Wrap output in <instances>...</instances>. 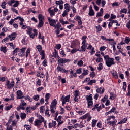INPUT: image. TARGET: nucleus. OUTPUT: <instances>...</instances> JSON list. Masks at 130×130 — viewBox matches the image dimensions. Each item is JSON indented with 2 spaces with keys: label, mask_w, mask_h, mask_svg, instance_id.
Returning <instances> with one entry per match:
<instances>
[{
  "label": "nucleus",
  "mask_w": 130,
  "mask_h": 130,
  "mask_svg": "<svg viewBox=\"0 0 130 130\" xmlns=\"http://www.w3.org/2000/svg\"><path fill=\"white\" fill-rule=\"evenodd\" d=\"M113 119H115L114 121ZM116 122H117V120L115 119V117L114 116H108L107 119V123L109 124V125H112V127L114 128L115 127V125H116Z\"/></svg>",
  "instance_id": "nucleus-1"
},
{
  "label": "nucleus",
  "mask_w": 130,
  "mask_h": 130,
  "mask_svg": "<svg viewBox=\"0 0 130 130\" xmlns=\"http://www.w3.org/2000/svg\"><path fill=\"white\" fill-rule=\"evenodd\" d=\"M104 58L106 61V66L109 68H110L111 66L115 64V62H114V59L113 58H110L108 55H105L104 56Z\"/></svg>",
  "instance_id": "nucleus-2"
},
{
  "label": "nucleus",
  "mask_w": 130,
  "mask_h": 130,
  "mask_svg": "<svg viewBox=\"0 0 130 130\" xmlns=\"http://www.w3.org/2000/svg\"><path fill=\"white\" fill-rule=\"evenodd\" d=\"M39 120H37L35 121V125L36 126H40L43 121H44V118L42 116H39Z\"/></svg>",
  "instance_id": "nucleus-3"
},
{
  "label": "nucleus",
  "mask_w": 130,
  "mask_h": 130,
  "mask_svg": "<svg viewBox=\"0 0 130 130\" xmlns=\"http://www.w3.org/2000/svg\"><path fill=\"white\" fill-rule=\"evenodd\" d=\"M71 97V95H68L66 96H62L61 98V100L62 101V106H64V104H66V102H69L70 101V98Z\"/></svg>",
  "instance_id": "nucleus-4"
},
{
  "label": "nucleus",
  "mask_w": 130,
  "mask_h": 130,
  "mask_svg": "<svg viewBox=\"0 0 130 130\" xmlns=\"http://www.w3.org/2000/svg\"><path fill=\"white\" fill-rule=\"evenodd\" d=\"M48 12L50 15L51 17H53V16H55V13H57L58 12V9L57 8L55 7L53 10H51V8H50L48 9Z\"/></svg>",
  "instance_id": "nucleus-5"
},
{
  "label": "nucleus",
  "mask_w": 130,
  "mask_h": 130,
  "mask_svg": "<svg viewBox=\"0 0 130 130\" xmlns=\"http://www.w3.org/2000/svg\"><path fill=\"white\" fill-rule=\"evenodd\" d=\"M70 61H71L70 59L61 58L60 57L58 58V62L59 64H60V63L63 64V63H66V62H70Z\"/></svg>",
  "instance_id": "nucleus-6"
},
{
  "label": "nucleus",
  "mask_w": 130,
  "mask_h": 130,
  "mask_svg": "<svg viewBox=\"0 0 130 130\" xmlns=\"http://www.w3.org/2000/svg\"><path fill=\"white\" fill-rule=\"evenodd\" d=\"M49 24L51 27H55L56 25V20L51 19V17H48Z\"/></svg>",
  "instance_id": "nucleus-7"
},
{
  "label": "nucleus",
  "mask_w": 130,
  "mask_h": 130,
  "mask_svg": "<svg viewBox=\"0 0 130 130\" xmlns=\"http://www.w3.org/2000/svg\"><path fill=\"white\" fill-rule=\"evenodd\" d=\"M6 86H7L8 89H11V88L14 87L15 86V82L14 81H12L11 83H10V81L7 80L6 82Z\"/></svg>",
  "instance_id": "nucleus-8"
},
{
  "label": "nucleus",
  "mask_w": 130,
  "mask_h": 130,
  "mask_svg": "<svg viewBox=\"0 0 130 130\" xmlns=\"http://www.w3.org/2000/svg\"><path fill=\"white\" fill-rule=\"evenodd\" d=\"M26 49H27V48L24 47L22 48L21 49L19 50L18 55L20 56V57H23L24 55H25V52L26 51Z\"/></svg>",
  "instance_id": "nucleus-9"
},
{
  "label": "nucleus",
  "mask_w": 130,
  "mask_h": 130,
  "mask_svg": "<svg viewBox=\"0 0 130 130\" xmlns=\"http://www.w3.org/2000/svg\"><path fill=\"white\" fill-rule=\"evenodd\" d=\"M16 34L15 32H13L11 35H9L8 37L9 38L10 41H13V40H15L16 39Z\"/></svg>",
  "instance_id": "nucleus-10"
},
{
  "label": "nucleus",
  "mask_w": 130,
  "mask_h": 130,
  "mask_svg": "<svg viewBox=\"0 0 130 130\" xmlns=\"http://www.w3.org/2000/svg\"><path fill=\"white\" fill-rule=\"evenodd\" d=\"M17 99H22V98L24 97V94H23V92H22V91L21 90H18L17 91Z\"/></svg>",
  "instance_id": "nucleus-11"
},
{
  "label": "nucleus",
  "mask_w": 130,
  "mask_h": 130,
  "mask_svg": "<svg viewBox=\"0 0 130 130\" xmlns=\"http://www.w3.org/2000/svg\"><path fill=\"white\" fill-rule=\"evenodd\" d=\"M88 15H89V16H95V12H94L91 6H90L89 7V12L88 13Z\"/></svg>",
  "instance_id": "nucleus-12"
},
{
  "label": "nucleus",
  "mask_w": 130,
  "mask_h": 130,
  "mask_svg": "<svg viewBox=\"0 0 130 130\" xmlns=\"http://www.w3.org/2000/svg\"><path fill=\"white\" fill-rule=\"evenodd\" d=\"M74 101L76 102H78V97H79V91L76 90L74 94Z\"/></svg>",
  "instance_id": "nucleus-13"
},
{
  "label": "nucleus",
  "mask_w": 130,
  "mask_h": 130,
  "mask_svg": "<svg viewBox=\"0 0 130 130\" xmlns=\"http://www.w3.org/2000/svg\"><path fill=\"white\" fill-rule=\"evenodd\" d=\"M76 20L78 22V25H82V24H83V22H82V19L80 16H76Z\"/></svg>",
  "instance_id": "nucleus-14"
},
{
  "label": "nucleus",
  "mask_w": 130,
  "mask_h": 130,
  "mask_svg": "<svg viewBox=\"0 0 130 130\" xmlns=\"http://www.w3.org/2000/svg\"><path fill=\"white\" fill-rule=\"evenodd\" d=\"M10 121L6 124L7 130H13V126H11Z\"/></svg>",
  "instance_id": "nucleus-15"
},
{
  "label": "nucleus",
  "mask_w": 130,
  "mask_h": 130,
  "mask_svg": "<svg viewBox=\"0 0 130 130\" xmlns=\"http://www.w3.org/2000/svg\"><path fill=\"white\" fill-rule=\"evenodd\" d=\"M112 75L115 78V79H118V75H117V72H116V71H112Z\"/></svg>",
  "instance_id": "nucleus-16"
},
{
  "label": "nucleus",
  "mask_w": 130,
  "mask_h": 130,
  "mask_svg": "<svg viewBox=\"0 0 130 130\" xmlns=\"http://www.w3.org/2000/svg\"><path fill=\"white\" fill-rule=\"evenodd\" d=\"M38 18L39 21L43 22L44 21V16L42 14H39Z\"/></svg>",
  "instance_id": "nucleus-17"
},
{
  "label": "nucleus",
  "mask_w": 130,
  "mask_h": 130,
  "mask_svg": "<svg viewBox=\"0 0 130 130\" xmlns=\"http://www.w3.org/2000/svg\"><path fill=\"white\" fill-rule=\"evenodd\" d=\"M86 100L87 101H93V94H90L86 98Z\"/></svg>",
  "instance_id": "nucleus-18"
},
{
  "label": "nucleus",
  "mask_w": 130,
  "mask_h": 130,
  "mask_svg": "<svg viewBox=\"0 0 130 130\" xmlns=\"http://www.w3.org/2000/svg\"><path fill=\"white\" fill-rule=\"evenodd\" d=\"M127 121V118H125L123 119L121 121L118 122V124H122V123H125Z\"/></svg>",
  "instance_id": "nucleus-19"
},
{
  "label": "nucleus",
  "mask_w": 130,
  "mask_h": 130,
  "mask_svg": "<svg viewBox=\"0 0 130 130\" xmlns=\"http://www.w3.org/2000/svg\"><path fill=\"white\" fill-rule=\"evenodd\" d=\"M53 56L55 57V58H57L58 59V54L57 53V51L56 50H55V52L53 53Z\"/></svg>",
  "instance_id": "nucleus-20"
},
{
  "label": "nucleus",
  "mask_w": 130,
  "mask_h": 130,
  "mask_svg": "<svg viewBox=\"0 0 130 130\" xmlns=\"http://www.w3.org/2000/svg\"><path fill=\"white\" fill-rule=\"evenodd\" d=\"M98 121V120H95V119L92 120V121L91 122L92 127H95V126H96V124L97 123Z\"/></svg>",
  "instance_id": "nucleus-21"
},
{
  "label": "nucleus",
  "mask_w": 130,
  "mask_h": 130,
  "mask_svg": "<svg viewBox=\"0 0 130 130\" xmlns=\"http://www.w3.org/2000/svg\"><path fill=\"white\" fill-rule=\"evenodd\" d=\"M64 9L65 11H68V12H70V5L69 4H64Z\"/></svg>",
  "instance_id": "nucleus-22"
},
{
  "label": "nucleus",
  "mask_w": 130,
  "mask_h": 130,
  "mask_svg": "<svg viewBox=\"0 0 130 130\" xmlns=\"http://www.w3.org/2000/svg\"><path fill=\"white\" fill-rule=\"evenodd\" d=\"M45 111V108L44 106H42L40 107V113H43Z\"/></svg>",
  "instance_id": "nucleus-23"
},
{
  "label": "nucleus",
  "mask_w": 130,
  "mask_h": 130,
  "mask_svg": "<svg viewBox=\"0 0 130 130\" xmlns=\"http://www.w3.org/2000/svg\"><path fill=\"white\" fill-rule=\"evenodd\" d=\"M51 95L50 93H46L45 95V101L46 102H48V99H49Z\"/></svg>",
  "instance_id": "nucleus-24"
},
{
  "label": "nucleus",
  "mask_w": 130,
  "mask_h": 130,
  "mask_svg": "<svg viewBox=\"0 0 130 130\" xmlns=\"http://www.w3.org/2000/svg\"><path fill=\"white\" fill-rule=\"evenodd\" d=\"M26 114L25 113H20V117L21 119H25L26 118Z\"/></svg>",
  "instance_id": "nucleus-25"
},
{
  "label": "nucleus",
  "mask_w": 130,
  "mask_h": 130,
  "mask_svg": "<svg viewBox=\"0 0 130 130\" xmlns=\"http://www.w3.org/2000/svg\"><path fill=\"white\" fill-rule=\"evenodd\" d=\"M1 51H3L4 53L7 52V47H1L0 49Z\"/></svg>",
  "instance_id": "nucleus-26"
},
{
  "label": "nucleus",
  "mask_w": 130,
  "mask_h": 130,
  "mask_svg": "<svg viewBox=\"0 0 130 130\" xmlns=\"http://www.w3.org/2000/svg\"><path fill=\"white\" fill-rule=\"evenodd\" d=\"M59 22H60V23H61V24H62V26H63V25H66V24H69V22L64 21H63V19H60L59 20Z\"/></svg>",
  "instance_id": "nucleus-27"
},
{
  "label": "nucleus",
  "mask_w": 130,
  "mask_h": 130,
  "mask_svg": "<svg viewBox=\"0 0 130 130\" xmlns=\"http://www.w3.org/2000/svg\"><path fill=\"white\" fill-rule=\"evenodd\" d=\"M36 29H34V32L35 34L31 32L30 34H29L30 38H34V37H35V34H36Z\"/></svg>",
  "instance_id": "nucleus-28"
},
{
  "label": "nucleus",
  "mask_w": 130,
  "mask_h": 130,
  "mask_svg": "<svg viewBox=\"0 0 130 130\" xmlns=\"http://www.w3.org/2000/svg\"><path fill=\"white\" fill-rule=\"evenodd\" d=\"M83 64H84V62H83V60H82L78 61V62H77V66H78V67H83Z\"/></svg>",
  "instance_id": "nucleus-29"
},
{
  "label": "nucleus",
  "mask_w": 130,
  "mask_h": 130,
  "mask_svg": "<svg viewBox=\"0 0 130 130\" xmlns=\"http://www.w3.org/2000/svg\"><path fill=\"white\" fill-rule=\"evenodd\" d=\"M36 48H37V49H38V50L39 52H40V51H42V46H41V45H39L37 46Z\"/></svg>",
  "instance_id": "nucleus-30"
},
{
  "label": "nucleus",
  "mask_w": 130,
  "mask_h": 130,
  "mask_svg": "<svg viewBox=\"0 0 130 130\" xmlns=\"http://www.w3.org/2000/svg\"><path fill=\"white\" fill-rule=\"evenodd\" d=\"M95 28L98 32L102 31V27H101V26H100V25H98V26H96Z\"/></svg>",
  "instance_id": "nucleus-31"
},
{
  "label": "nucleus",
  "mask_w": 130,
  "mask_h": 130,
  "mask_svg": "<svg viewBox=\"0 0 130 130\" xmlns=\"http://www.w3.org/2000/svg\"><path fill=\"white\" fill-rule=\"evenodd\" d=\"M56 5H62V4H63V1L62 0H59V1H57L55 2Z\"/></svg>",
  "instance_id": "nucleus-32"
},
{
  "label": "nucleus",
  "mask_w": 130,
  "mask_h": 130,
  "mask_svg": "<svg viewBox=\"0 0 130 130\" xmlns=\"http://www.w3.org/2000/svg\"><path fill=\"white\" fill-rule=\"evenodd\" d=\"M45 115H47L48 117L50 116V114H49V108H47L45 110Z\"/></svg>",
  "instance_id": "nucleus-33"
},
{
  "label": "nucleus",
  "mask_w": 130,
  "mask_h": 130,
  "mask_svg": "<svg viewBox=\"0 0 130 130\" xmlns=\"http://www.w3.org/2000/svg\"><path fill=\"white\" fill-rule=\"evenodd\" d=\"M44 24V22L43 21H39L38 24V27L41 28L42 27H43V24Z\"/></svg>",
  "instance_id": "nucleus-34"
},
{
  "label": "nucleus",
  "mask_w": 130,
  "mask_h": 130,
  "mask_svg": "<svg viewBox=\"0 0 130 130\" xmlns=\"http://www.w3.org/2000/svg\"><path fill=\"white\" fill-rule=\"evenodd\" d=\"M13 108V106L11 105H10L8 106H6L5 108V109L7 111H8L10 110L11 109V108Z\"/></svg>",
  "instance_id": "nucleus-35"
},
{
  "label": "nucleus",
  "mask_w": 130,
  "mask_h": 130,
  "mask_svg": "<svg viewBox=\"0 0 130 130\" xmlns=\"http://www.w3.org/2000/svg\"><path fill=\"white\" fill-rule=\"evenodd\" d=\"M96 83V80H91L88 83V85H90V86H92L93 84Z\"/></svg>",
  "instance_id": "nucleus-36"
},
{
  "label": "nucleus",
  "mask_w": 130,
  "mask_h": 130,
  "mask_svg": "<svg viewBox=\"0 0 130 130\" xmlns=\"http://www.w3.org/2000/svg\"><path fill=\"white\" fill-rule=\"evenodd\" d=\"M80 51H83V52H85L86 51V48L85 45H82L81 47Z\"/></svg>",
  "instance_id": "nucleus-37"
},
{
  "label": "nucleus",
  "mask_w": 130,
  "mask_h": 130,
  "mask_svg": "<svg viewBox=\"0 0 130 130\" xmlns=\"http://www.w3.org/2000/svg\"><path fill=\"white\" fill-rule=\"evenodd\" d=\"M20 5V3L18 1H16L15 3L13 5V8H17Z\"/></svg>",
  "instance_id": "nucleus-38"
},
{
  "label": "nucleus",
  "mask_w": 130,
  "mask_h": 130,
  "mask_svg": "<svg viewBox=\"0 0 130 130\" xmlns=\"http://www.w3.org/2000/svg\"><path fill=\"white\" fill-rule=\"evenodd\" d=\"M34 100L35 101H38L39 100V95H36L33 96Z\"/></svg>",
  "instance_id": "nucleus-39"
},
{
  "label": "nucleus",
  "mask_w": 130,
  "mask_h": 130,
  "mask_svg": "<svg viewBox=\"0 0 130 130\" xmlns=\"http://www.w3.org/2000/svg\"><path fill=\"white\" fill-rule=\"evenodd\" d=\"M89 116V113H87L86 114L83 115L81 117V119L84 120L86 119Z\"/></svg>",
  "instance_id": "nucleus-40"
},
{
  "label": "nucleus",
  "mask_w": 130,
  "mask_h": 130,
  "mask_svg": "<svg viewBox=\"0 0 130 130\" xmlns=\"http://www.w3.org/2000/svg\"><path fill=\"white\" fill-rule=\"evenodd\" d=\"M18 19H19V21H20V22H24V20L23 18L18 16L15 18H14V20H18Z\"/></svg>",
  "instance_id": "nucleus-41"
},
{
  "label": "nucleus",
  "mask_w": 130,
  "mask_h": 130,
  "mask_svg": "<svg viewBox=\"0 0 130 130\" xmlns=\"http://www.w3.org/2000/svg\"><path fill=\"white\" fill-rule=\"evenodd\" d=\"M27 30H26L27 34H31L32 33V28L27 27Z\"/></svg>",
  "instance_id": "nucleus-42"
},
{
  "label": "nucleus",
  "mask_w": 130,
  "mask_h": 130,
  "mask_svg": "<svg viewBox=\"0 0 130 130\" xmlns=\"http://www.w3.org/2000/svg\"><path fill=\"white\" fill-rule=\"evenodd\" d=\"M57 72H62L63 68L62 67H60L59 65L57 67Z\"/></svg>",
  "instance_id": "nucleus-43"
},
{
  "label": "nucleus",
  "mask_w": 130,
  "mask_h": 130,
  "mask_svg": "<svg viewBox=\"0 0 130 130\" xmlns=\"http://www.w3.org/2000/svg\"><path fill=\"white\" fill-rule=\"evenodd\" d=\"M88 74H89V71H88V70H84L82 73L83 76H86V75H88Z\"/></svg>",
  "instance_id": "nucleus-44"
},
{
  "label": "nucleus",
  "mask_w": 130,
  "mask_h": 130,
  "mask_svg": "<svg viewBox=\"0 0 130 130\" xmlns=\"http://www.w3.org/2000/svg\"><path fill=\"white\" fill-rule=\"evenodd\" d=\"M130 41V38L129 37H126L125 39V43L128 44L129 43Z\"/></svg>",
  "instance_id": "nucleus-45"
},
{
  "label": "nucleus",
  "mask_w": 130,
  "mask_h": 130,
  "mask_svg": "<svg viewBox=\"0 0 130 130\" xmlns=\"http://www.w3.org/2000/svg\"><path fill=\"white\" fill-rule=\"evenodd\" d=\"M9 41V38L6 37L4 39L2 40V43H6V42H8Z\"/></svg>",
  "instance_id": "nucleus-46"
},
{
  "label": "nucleus",
  "mask_w": 130,
  "mask_h": 130,
  "mask_svg": "<svg viewBox=\"0 0 130 130\" xmlns=\"http://www.w3.org/2000/svg\"><path fill=\"white\" fill-rule=\"evenodd\" d=\"M54 27H55V28H57V29H59V28L61 27V25L59 22H58L57 24H56Z\"/></svg>",
  "instance_id": "nucleus-47"
},
{
  "label": "nucleus",
  "mask_w": 130,
  "mask_h": 130,
  "mask_svg": "<svg viewBox=\"0 0 130 130\" xmlns=\"http://www.w3.org/2000/svg\"><path fill=\"white\" fill-rule=\"evenodd\" d=\"M36 82L37 85H38V86H41V80H40L39 78H38Z\"/></svg>",
  "instance_id": "nucleus-48"
},
{
  "label": "nucleus",
  "mask_w": 130,
  "mask_h": 130,
  "mask_svg": "<svg viewBox=\"0 0 130 130\" xmlns=\"http://www.w3.org/2000/svg\"><path fill=\"white\" fill-rule=\"evenodd\" d=\"M98 69L99 70V71H101V70H102V69H103V66L102 64V63H100L99 65V67H98Z\"/></svg>",
  "instance_id": "nucleus-49"
},
{
  "label": "nucleus",
  "mask_w": 130,
  "mask_h": 130,
  "mask_svg": "<svg viewBox=\"0 0 130 130\" xmlns=\"http://www.w3.org/2000/svg\"><path fill=\"white\" fill-rule=\"evenodd\" d=\"M93 105V101H88V108H90V106H92Z\"/></svg>",
  "instance_id": "nucleus-50"
},
{
  "label": "nucleus",
  "mask_w": 130,
  "mask_h": 130,
  "mask_svg": "<svg viewBox=\"0 0 130 130\" xmlns=\"http://www.w3.org/2000/svg\"><path fill=\"white\" fill-rule=\"evenodd\" d=\"M56 49H57L58 50L60 49L61 48V45L60 44H57L55 47Z\"/></svg>",
  "instance_id": "nucleus-51"
},
{
  "label": "nucleus",
  "mask_w": 130,
  "mask_h": 130,
  "mask_svg": "<svg viewBox=\"0 0 130 130\" xmlns=\"http://www.w3.org/2000/svg\"><path fill=\"white\" fill-rule=\"evenodd\" d=\"M68 13H69V10H64L62 16H63V17H66V16L68 15Z\"/></svg>",
  "instance_id": "nucleus-52"
},
{
  "label": "nucleus",
  "mask_w": 130,
  "mask_h": 130,
  "mask_svg": "<svg viewBox=\"0 0 130 130\" xmlns=\"http://www.w3.org/2000/svg\"><path fill=\"white\" fill-rule=\"evenodd\" d=\"M6 80H7V77H2L1 76V79H0V82H5V81H6Z\"/></svg>",
  "instance_id": "nucleus-53"
},
{
  "label": "nucleus",
  "mask_w": 130,
  "mask_h": 130,
  "mask_svg": "<svg viewBox=\"0 0 130 130\" xmlns=\"http://www.w3.org/2000/svg\"><path fill=\"white\" fill-rule=\"evenodd\" d=\"M11 11L13 12V13H16V14H18V11L17 10V9H15L14 8H11Z\"/></svg>",
  "instance_id": "nucleus-54"
},
{
  "label": "nucleus",
  "mask_w": 130,
  "mask_h": 130,
  "mask_svg": "<svg viewBox=\"0 0 130 130\" xmlns=\"http://www.w3.org/2000/svg\"><path fill=\"white\" fill-rule=\"evenodd\" d=\"M127 12V9H121L120 11V12L123 13V14H125Z\"/></svg>",
  "instance_id": "nucleus-55"
},
{
  "label": "nucleus",
  "mask_w": 130,
  "mask_h": 130,
  "mask_svg": "<svg viewBox=\"0 0 130 130\" xmlns=\"http://www.w3.org/2000/svg\"><path fill=\"white\" fill-rule=\"evenodd\" d=\"M76 74H82V68H79L77 70Z\"/></svg>",
  "instance_id": "nucleus-56"
},
{
  "label": "nucleus",
  "mask_w": 130,
  "mask_h": 130,
  "mask_svg": "<svg viewBox=\"0 0 130 130\" xmlns=\"http://www.w3.org/2000/svg\"><path fill=\"white\" fill-rule=\"evenodd\" d=\"M90 76L91 78L93 79V78H95V76H96V74H95V72H93L90 74Z\"/></svg>",
  "instance_id": "nucleus-57"
},
{
  "label": "nucleus",
  "mask_w": 130,
  "mask_h": 130,
  "mask_svg": "<svg viewBox=\"0 0 130 130\" xmlns=\"http://www.w3.org/2000/svg\"><path fill=\"white\" fill-rule=\"evenodd\" d=\"M103 16V13L99 12L96 15V17H102Z\"/></svg>",
  "instance_id": "nucleus-58"
},
{
  "label": "nucleus",
  "mask_w": 130,
  "mask_h": 130,
  "mask_svg": "<svg viewBox=\"0 0 130 130\" xmlns=\"http://www.w3.org/2000/svg\"><path fill=\"white\" fill-rule=\"evenodd\" d=\"M43 66H44V67L47 66V60L46 59H45L43 62Z\"/></svg>",
  "instance_id": "nucleus-59"
},
{
  "label": "nucleus",
  "mask_w": 130,
  "mask_h": 130,
  "mask_svg": "<svg viewBox=\"0 0 130 130\" xmlns=\"http://www.w3.org/2000/svg\"><path fill=\"white\" fill-rule=\"evenodd\" d=\"M24 127H26V130H31V126L28 125H25Z\"/></svg>",
  "instance_id": "nucleus-60"
},
{
  "label": "nucleus",
  "mask_w": 130,
  "mask_h": 130,
  "mask_svg": "<svg viewBox=\"0 0 130 130\" xmlns=\"http://www.w3.org/2000/svg\"><path fill=\"white\" fill-rule=\"evenodd\" d=\"M1 7L2 9H6V2H3Z\"/></svg>",
  "instance_id": "nucleus-61"
},
{
  "label": "nucleus",
  "mask_w": 130,
  "mask_h": 130,
  "mask_svg": "<svg viewBox=\"0 0 130 130\" xmlns=\"http://www.w3.org/2000/svg\"><path fill=\"white\" fill-rule=\"evenodd\" d=\"M29 54H30V49H27L26 53V57H28Z\"/></svg>",
  "instance_id": "nucleus-62"
},
{
  "label": "nucleus",
  "mask_w": 130,
  "mask_h": 130,
  "mask_svg": "<svg viewBox=\"0 0 130 130\" xmlns=\"http://www.w3.org/2000/svg\"><path fill=\"white\" fill-rule=\"evenodd\" d=\"M50 111L51 113H55V109L54 108H50Z\"/></svg>",
  "instance_id": "nucleus-63"
},
{
  "label": "nucleus",
  "mask_w": 130,
  "mask_h": 130,
  "mask_svg": "<svg viewBox=\"0 0 130 130\" xmlns=\"http://www.w3.org/2000/svg\"><path fill=\"white\" fill-rule=\"evenodd\" d=\"M126 27L128 28V29H129V30L130 29V21H129L126 24Z\"/></svg>",
  "instance_id": "nucleus-64"
}]
</instances>
